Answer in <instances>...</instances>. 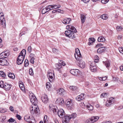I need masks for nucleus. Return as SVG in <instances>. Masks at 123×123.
I'll list each match as a JSON object with an SVG mask.
<instances>
[{"mask_svg": "<svg viewBox=\"0 0 123 123\" xmlns=\"http://www.w3.org/2000/svg\"><path fill=\"white\" fill-rule=\"evenodd\" d=\"M30 112L31 114L38 113L39 110V107L37 104H34L33 105L30 107Z\"/></svg>", "mask_w": 123, "mask_h": 123, "instance_id": "f257e3e1", "label": "nucleus"}, {"mask_svg": "<svg viewBox=\"0 0 123 123\" xmlns=\"http://www.w3.org/2000/svg\"><path fill=\"white\" fill-rule=\"evenodd\" d=\"M82 57H79V58L77 57L76 59L77 60V63L79 66L81 68H83L85 67V62L82 60Z\"/></svg>", "mask_w": 123, "mask_h": 123, "instance_id": "f03ea898", "label": "nucleus"}, {"mask_svg": "<svg viewBox=\"0 0 123 123\" xmlns=\"http://www.w3.org/2000/svg\"><path fill=\"white\" fill-rule=\"evenodd\" d=\"M0 21L3 27L5 28L6 26V20L4 18V14L3 13H0Z\"/></svg>", "mask_w": 123, "mask_h": 123, "instance_id": "7ed1b4c3", "label": "nucleus"}, {"mask_svg": "<svg viewBox=\"0 0 123 123\" xmlns=\"http://www.w3.org/2000/svg\"><path fill=\"white\" fill-rule=\"evenodd\" d=\"M24 119L26 121L30 123H34L35 122V119L31 116H25Z\"/></svg>", "mask_w": 123, "mask_h": 123, "instance_id": "20e7f679", "label": "nucleus"}, {"mask_svg": "<svg viewBox=\"0 0 123 123\" xmlns=\"http://www.w3.org/2000/svg\"><path fill=\"white\" fill-rule=\"evenodd\" d=\"M99 118L98 116H94L92 117L91 119L87 120L86 122V123H92L97 121Z\"/></svg>", "mask_w": 123, "mask_h": 123, "instance_id": "39448f33", "label": "nucleus"}, {"mask_svg": "<svg viewBox=\"0 0 123 123\" xmlns=\"http://www.w3.org/2000/svg\"><path fill=\"white\" fill-rule=\"evenodd\" d=\"M65 34L66 36L69 38H74L75 37L74 33L71 32V30H68L65 31Z\"/></svg>", "mask_w": 123, "mask_h": 123, "instance_id": "423d86ee", "label": "nucleus"}, {"mask_svg": "<svg viewBox=\"0 0 123 123\" xmlns=\"http://www.w3.org/2000/svg\"><path fill=\"white\" fill-rule=\"evenodd\" d=\"M26 53L25 50L23 49L20 53L17 58L18 59H21V60H24Z\"/></svg>", "mask_w": 123, "mask_h": 123, "instance_id": "0eeeda50", "label": "nucleus"}, {"mask_svg": "<svg viewBox=\"0 0 123 123\" xmlns=\"http://www.w3.org/2000/svg\"><path fill=\"white\" fill-rule=\"evenodd\" d=\"M66 105L69 109H72L74 106V102L73 100L69 99L66 101Z\"/></svg>", "mask_w": 123, "mask_h": 123, "instance_id": "6e6552de", "label": "nucleus"}, {"mask_svg": "<svg viewBox=\"0 0 123 123\" xmlns=\"http://www.w3.org/2000/svg\"><path fill=\"white\" fill-rule=\"evenodd\" d=\"M49 109L50 112L52 113H57V108L53 105H50L49 106Z\"/></svg>", "mask_w": 123, "mask_h": 123, "instance_id": "1a4fd4ad", "label": "nucleus"}, {"mask_svg": "<svg viewBox=\"0 0 123 123\" xmlns=\"http://www.w3.org/2000/svg\"><path fill=\"white\" fill-rule=\"evenodd\" d=\"M10 53L9 50L4 51L0 54V57L2 58H7L9 55Z\"/></svg>", "mask_w": 123, "mask_h": 123, "instance_id": "9d476101", "label": "nucleus"}, {"mask_svg": "<svg viewBox=\"0 0 123 123\" xmlns=\"http://www.w3.org/2000/svg\"><path fill=\"white\" fill-rule=\"evenodd\" d=\"M54 73H52V72H51L50 71H48L47 76L49 81L51 82L53 81V78L54 77Z\"/></svg>", "mask_w": 123, "mask_h": 123, "instance_id": "9b49d317", "label": "nucleus"}, {"mask_svg": "<svg viewBox=\"0 0 123 123\" xmlns=\"http://www.w3.org/2000/svg\"><path fill=\"white\" fill-rule=\"evenodd\" d=\"M70 73L72 74L75 76H77L80 74V71L78 69H73L71 70L70 71Z\"/></svg>", "mask_w": 123, "mask_h": 123, "instance_id": "f8f14e48", "label": "nucleus"}, {"mask_svg": "<svg viewBox=\"0 0 123 123\" xmlns=\"http://www.w3.org/2000/svg\"><path fill=\"white\" fill-rule=\"evenodd\" d=\"M57 113L58 116L60 118H63L65 115V113L62 109L58 110Z\"/></svg>", "mask_w": 123, "mask_h": 123, "instance_id": "ddd939ff", "label": "nucleus"}, {"mask_svg": "<svg viewBox=\"0 0 123 123\" xmlns=\"http://www.w3.org/2000/svg\"><path fill=\"white\" fill-rule=\"evenodd\" d=\"M42 102L45 104L47 103L49 101L47 95L46 94L43 95L41 98Z\"/></svg>", "mask_w": 123, "mask_h": 123, "instance_id": "4468645a", "label": "nucleus"}, {"mask_svg": "<svg viewBox=\"0 0 123 123\" xmlns=\"http://www.w3.org/2000/svg\"><path fill=\"white\" fill-rule=\"evenodd\" d=\"M63 119V123H68L71 119L69 116H64L62 118Z\"/></svg>", "mask_w": 123, "mask_h": 123, "instance_id": "2eb2a0df", "label": "nucleus"}, {"mask_svg": "<svg viewBox=\"0 0 123 123\" xmlns=\"http://www.w3.org/2000/svg\"><path fill=\"white\" fill-rule=\"evenodd\" d=\"M55 69L56 70L59 71L60 73H61L62 72L61 70L60 69L62 68V66L60 63H56L55 64Z\"/></svg>", "mask_w": 123, "mask_h": 123, "instance_id": "dca6fc26", "label": "nucleus"}, {"mask_svg": "<svg viewBox=\"0 0 123 123\" xmlns=\"http://www.w3.org/2000/svg\"><path fill=\"white\" fill-rule=\"evenodd\" d=\"M7 62L6 60L3 59V58H0V65L3 66L7 65Z\"/></svg>", "mask_w": 123, "mask_h": 123, "instance_id": "f3484780", "label": "nucleus"}, {"mask_svg": "<svg viewBox=\"0 0 123 123\" xmlns=\"http://www.w3.org/2000/svg\"><path fill=\"white\" fill-rule=\"evenodd\" d=\"M57 93L61 95H63L65 92V91L64 89L62 88H60L57 90Z\"/></svg>", "mask_w": 123, "mask_h": 123, "instance_id": "a211bd4d", "label": "nucleus"}, {"mask_svg": "<svg viewBox=\"0 0 123 123\" xmlns=\"http://www.w3.org/2000/svg\"><path fill=\"white\" fill-rule=\"evenodd\" d=\"M75 52L76 53L74 55L76 59L77 57L79 58V57H82L80 52V50L78 48H77L76 49Z\"/></svg>", "mask_w": 123, "mask_h": 123, "instance_id": "6ab92c4d", "label": "nucleus"}, {"mask_svg": "<svg viewBox=\"0 0 123 123\" xmlns=\"http://www.w3.org/2000/svg\"><path fill=\"white\" fill-rule=\"evenodd\" d=\"M56 102L60 105H62L64 103L63 99L62 98H58L56 100Z\"/></svg>", "mask_w": 123, "mask_h": 123, "instance_id": "aec40b11", "label": "nucleus"}, {"mask_svg": "<svg viewBox=\"0 0 123 123\" xmlns=\"http://www.w3.org/2000/svg\"><path fill=\"white\" fill-rule=\"evenodd\" d=\"M84 95L85 94H81L78 95L76 98V100L79 101H80L83 100L85 98Z\"/></svg>", "mask_w": 123, "mask_h": 123, "instance_id": "412c9836", "label": "nucleus"}, {"mask_svg": "<svg viewBox=\"0 0 123 123\" xmlns=\"http://www.w3.org/2000/svg\"><path fill=\"white\" fill-rule=\"evenodd\" d=\"M11 85L7 83H5L4 88L6 90H9L11 87Z\"/></svg>", "mask_w": 123, "mask_h": 123, "instance_id": "4be33fe9", "label": "nucleus"}, {"mask_svg": "<svg viewBox=\"0 0 123 123\" xmlns=\"http://www.w3.org/2000/svg\"><path fill=\"white\" fill-rule=\"evenodd\" d=\"M63 20L62 22L64 24H67L70 23L71 19L69 18H66L63 19Z\"/></svg>", "mask_w": 123, "mask_h": 123, "instance_id": "5701e85b", "label": "nucleus"}, {"mask_svg": "<svg viewBox=\"0 0 123 123\" xmlns=\"http://www.w3.org/2000/svg\"><path fill=\"white\" fill-rule=\"evenodd\" d=\"M90 69L92 72H95L96 70V66L93 65L92 63L90 64Z\"/></svg>", "mask_w": 123, "mask_h": 123, "instance_id": "b1692460", "label": "nucleus"}, {"mask_svg": "<svg viewBox=\"0 0 123 123\" xmlns=\"http://www.w3.org/2000/svg\"><path fill=\"white\" fill-rule=\"evenodd\" d=\"M30 99L31 102L33 104H36V103L37 102V100L35 96L31 98H30Z\"/></svg>", "mask_w": 123, "mask_h": 123, "instance_id": "393cba45", "label": "nucleus"}, {"mask_svg": "<svg viewBox=\"0 0 123 123\" xmlns=\"http://www.w3.org/2000/svg\"><path fill=\"white\" fill-rule=\"evenodd\" d=\"M105 50V48L104 47H101L99 48L97 50V52L100 54L104 51Z\"/></svg>", "mask_w": 123, "mask_h": 123, "instance_id": "a878e982", "label": "nucleus"}, {"mask_svg": "<svg viewBox=\"0 0 123 123\" xmlns=\"http://www.w3.org/2000/svg\"><path fill=\"white\" fill-rule=\"evenodd\" d=\"M88 41V44L89 45H92L93 43L95 41V39L93 38H90L89 39Z\"/></svg>", "mask_w": 123, "mask_h": 123, "instance_id": "bb28decb", "label": "nucleus"}, {"mask_svg": "<svg viewBox=\"0 0 123 123\" xmlns=\"http://www.w3.org/2000/svg\"><path fill=\"white\" fill-rule=\"evenodd\" d=\"M51 5V8H52V9H54L59 8L61 7V6L60 5H57L54 4Z\"/></svg>", "mask_w": 123, "mask_h": 123, "instance_id": "cd10ccee", "label": "nucleus"}, {"mask_svg": "<svg viewBox=\"0 0 123 123\" xmlns=\"http://www.w3.org/2000/svg\"><path fill=\"white\" fill-rule=\"evenodd\" d=\"M81 18L82 23L83 24L84 22L86 19V17L83 14H81Z\"/></svg>", "mask_w": 123, "mask_h": 123, "instance_id": "c85d7f7f", "label": "nucleus"}, {"mask_svg": "<svg viewBox=\"0 0 123 123\" xmlns=\"http://www.w3.org/2000/svg\"><path fill=\"white\" fill-rule=\"evenodd\" d=\"M98 42H103L105 41V39L103 37L101 36L98 37Z\"/></svg>", "mask_w": 123, "mask_h": 123, "instance_id": "c756f323", "label": "nucleus"}, {"mask_svg": "<svg viewBox=\"0 0 123 123\" xmlns=\"http://www.w3.org/2000/svg\"><path fill=\"white\" fill-rule=\"evenodd\" d=\"M70 28H69V30H71V31L72 32L76 33L77 32L76 29L74 27L72 26H70Z\"/></svg>", "mask_w": 123, "mask_h": 123, "instance_id": "7c9ffc66", "label": "nucleus"}, {"mask_svg": "<svg viewBox=\"0 0 123 123\" xmlns=\"http://www.w3.org/2000/svg\"><path fill=\"white\" fill-rule=\"evenodd\" d=\"M8 77L12 79H14L15 77V76L14 74L11 73H9V74H8Z\"/></svg>", "mask_w": 123, "mask_h": 123, "instance_id": "2f4dec72", "label": "nucleus"}, {"mask_svg": "<svg viewBox=\"0 0 123 123\" xmlns=\"http://www.w3.org/2000/svg\"><path fill=\"white\" fill-rule=\"evenodd\" d=\"M113 101H109V100H107L106 102L105 105L107 106H110L113 103L112 102Z\"/></svg>", "mask_w": 123, "mask_h": 123, "instance_id": "473e14b6", "label": "nucleus"}, {"mask_svg": "<svg viewBox=\"0 0 123 123\" xmlns=\"http://www.w3.org/2000/svg\"><path fill=\"white\" fill-rule=\"evenodd\" d=\"M86 107L88 110L90 111H92L93 108V106L90 104H88L87 105Z\"/></svg>", "mask_w": 123, "mask_h": 123, "instance_id": "72a5a7b5", "label": "nucleus"}, {"mask_svg": "<svg viewBox=\"0 0 123 123\" xmlns=\"http://www.w3.org/2000/svg\"><path fill=\"white\" fill-rule=\"evenodd\" d=\"M70 118H74L76 117V114L75 113H73L71 115H69Z\"/></svg>", "mask_w": 123, "mask_h": 123, "instance_id": "f704fd0d", "label": "nucleus"}, {"mask_svg": "<svg viewBox=\"0 0 123 123\" xmlns=\"http://www.w3.org/2000/svg\"><path fill=\"white\" fill-rule=\"evenodd\" d=\"M44 123H48V121L47 119V115H45L43 119Z\"/></svg>", "mask_w": 123, "mask_h": 123, "instance_id": "c9c22d12", "label": "nucleus"}, {"mask_svg": "<svg viewBox=\"0 0 123 123\" xmlns=\"http://www.w3.org/2000/svg\"><path fill=\"white\" fill-rule=\"evenodd\" d=\"M0 76L3 77H5L6 75V74L2 71H0Z\"/></svg>", "mask_w": 123, "mask_h": 123, "instance_id": "e433bc0d", "label": "nucleus"}, {"mask_svg": "<svg viewBox=\"0 0 123 123\" xmlns=\"http://www.w3.org/2000/svg\"><path fill=\"white\" fill-rule=\"evenodd\" d=\"M23 60H21V59H18V58H17V63L18 65L21 64L23 62Z\"/></svg>", "mask_w": 123, "mask_h": 123, "instance_id": "4c0bfd02", "label": "nucleus"}, {"mask_svg": "<svg viewBox=\"0 0 123 123\" xmlns=\"http://www.w3.org/2000/svg\"><path fill=\"white\" fill-rule=\"evenodd\" d=\"M19 86L21 89H22V88H24V85L22 82L20 81L19 82Z\"/></svg>", "mask_w": 123, "mask_h": 123, "instance_id": "58836bf2", "label": "nucleus"}, {"mask_svg": "<svg viewBox=\"0 0 123 123\" xmlns=\"http://www.w3.org/2000/svg\"><path fill=\"white\" fill-rule=\"evenodd\" d=\"M101 18L104 19H106L108 18V17L106 14L102 15L101 17Z\"/></svg>", "mask_w": 123, "mask_h": 123, "instance_id": "ea45409f", "label": "nucleus"}, {"mask_svg": "<svg viewBox=\"0 0 123 123\" xmlns=\"http://www.w3.org/2000/svg\"><path fill=\"white\" fill-rule=\"evenodd\" d=\"M77 88V87L74 86H71L69 87L70 89L73 91L75 90Z\"/></svg>", "mask_w": 123, "mask_h": 123, "instance_id": "a19ab883", "label": "nucleus"}, {"mask_svg": "<svg viewBox=\"0 0 123 123\" xmlns=\"http://www.w3.org/2000/svg\"><path fill=\"white\" fill-rule=\"evenodd\" d=\"M105 65L106 68H108L110 66V63L108 61H106L105 62Z\"/></svg>", "mask_w": 123, "mask_h": 123, "instance_id": "79ce46f5", "label": "nucleus"}, {"mask_svg": "<svg viewBox=\"0 0 123 123\" xmlns=\"http://www.w3.org/2000/svg\"><path fill=\"white\" fill-rule=\"evenodd\" d=\"M52 51L54 53L58 54V51L57 49L55 48H53L52 49Z\"/></svg>", "mask_w": 123, "mask_h": 123, "instance_id": "37998d69", "label": "nucleus"}, {"mask_svg": "<svg viewBox=\"0 0 123 123\" xmlns=\"http://www.w3.org/2000/svg\"><path fill=\"white\" fill-rule=\"evenodd\" d=\"M50 83L49 82H47L46 84V87L48 89H49L50 87Z\"/></svg>", "mask_w": 123, "mask_h": 123, "instance_id": "c03bdc74", "label": "nucleus"}, {"mask_svg": "<svg viewBox=\"0 0 123 123\" xmlns=\"http://www.w3.org/2000/svg\"><path fill=\"white\" fill-rule=\"evenodd\" d=\"M7 111L6 108H3L0 109V112L1 113H4L6 112Z\"/></svg>", "mask_w": 123, "mask_h": 123, "instance_id": "a18cd8bd", "label": "nucleus"}, {"mask_svg": "<svg viewBox=\"0 0 123 123\" xmlns=\"http://www.w3.org/2000/svg\"><path fill=\"white\" fill-rule=\"evenodd\" d=\"M51 6V5H49L47 6L46 7H45V8L46 9L47 11H48V10H49H49L52 9H51L52 8Z\"/></svg>", "mask_w": 123, "mask_h": 123, "instance_id": "49530a36", "label": "nucleus"}, {"mask_svg": "<svg viewBox=\"0 0 123 123\" xmlns=\"http://www.w3.org/2000/svg\"><path fill=\"white\" fill-rule=\"evenodd\" d=\"M98 57L97 55H95L94 57V62H97L98 61Z\"/></svg>", "mask_w": 123, "mask_h": 123, "instance_id": "de8ad7c7", "label": "nucleus"}, {"mask_svg": "<svg viewBox=\"0 0 123 123\" xmlns=\"http://www.w3.org/2000/svg\"><path fill=\"white\" fill-rule=\"evenodd\" d=\"M107 94V93H103L101 95V97L103 98L106 97Z\"/></svg>", "mask_w": 123, "mask_h": 123, "instance_id": "09e8293b", "label": "nucleus"}, {"mask_svg": "<svg viewBox=\"0 0 123 123\" xmlns=\"http://www.w3.org/2000/svg\"><path fill=\"white\" fill-rule=\"evenodd\" d=\"M24 63L25 67H26L28 65L29 62L28 60L25 59Z\"/></svg>", "mask_w": 123, "mask_h": 123, "instance_id": "8fccbe9b", "label": "nucleus"}, {"mask_svg": "<svg viewBox=\"0 0 123 123\" xmlns=\"http://www.w3.org/2000/svg\"><path fill=\"white\" fill-rule=\"evenodd\" d=\"M49 11V10H48V11H46V9L45 8H44L43 9L42 11V13L43 14H44L46 12H47Z\"/></svg>", "mask_w": 123, "mask_h": 123, "instance_id": "3c124183", "label": "nucleus"}, {"mask_svg": "<svg viewBox=\"0 0 123 123\" xmlns=\"http://www.w3.org/2000/svg\"><path fill=\"white\" fill-rule=\"evenodd\" d=\"M59 63H60L61 65L64 66L66 65V64L62 60H61L60 62H59Z\"/></svg>", "mask_w": 123, "mask_h": 123, "instance_id": "603ef678", "label": "nucleus"}, {"mask_svg": "<svg viewBox=\"0 0 123 123\" xmlns=\"http://www.w3.org/2000/svg\"><path fill=\"white\" fill-rule=\"evenodd\" d=\"M29 74L31 75H32L33 74V70L31 68H30L29 70Z\"/></svg>", "mask_w": 123, "mask_h": 123, "instance_id": "864d4df0", "label": "nucleus"}, {"mask_svg": "<svg viewBox=\"0 0 123 123\" xmlns=\"http://www.w3.org/2000/svg\"><path fill=\"white\" fill-rule=\"evenodd\" d=\"M122 29V27L120 26H118L117 27V31H120Z\"/></svg>", "mask_w": 123, "mask_h": 123, "instance_id": "5fc2aeb1", "label": "nucleus"}, {"mask_svg": "<svg viewBox=\"0 0 123 123\" xmlns=\"http://www.w3.org/2000/svg\"><path fill=\"white\" fill-rule=\"evenodd\" d=\"M4 86L3 81H0V87H4Z\"/></svg>", "mask_w": 123, "mask_h": 123, "instance_id": "6e6d98bb", "label": "nucleus"}, {"mask_svg": "<svg viewBox=\"0 0 123 123\" xmlns=\"http://www.w3.org/2000/svg\"><path fill=\"white\" fill-rule=\"evenodd\" d=\"M118 49L120 52L123 54V47H120Z\"/></svg>", "mask_w": 123, "mask_h": 123, "instance_id": "4d7b16f0", "label": "nucleus"}, {"mask_svg": "<svg viewBox=\"0 0 123 123\" xmlns=\"http://www.w3.org/2000/svg\"><path fill=\"white\" fill-rule=\"evenodd\" d=\"M35 59L34 58H31L30 62L31 63L33 64L34 62V60Z\"/></svg>", "mask_w": 123, "mask_h": 123, "instance_id": "13d9d810", "label": "nucleus"}, {"mask_svg": "<svg viewBox=\"0 0 123 123\" xmlns=\"http://www.w3.org/2000/svg\"><path fill=\"white\" fill-rule=\"evenodd\" d=\"M109 1V0H102L101 1L102 3L103 4H106Z\"/></svg>", "mask_w": 123, "mask_h": 123, "instance_id": "bf43d9fd", "label": "nucleus"}, {"mask_svg": "<svg viewBox=\"0 0 123 123\" xmlns=\"http://www.w3.org/2000/svg\"><path fill=\"white\" fill-rule=\"evenodd\" d=\"M16 117L19 120H21V117L20 115L17 114L16 115Z\"/></svg>", "mask_w": 123, "mask_h": 123, "instance_id": "052dcab7", "label": "nucleus"}, {"mask_svg": "<svg viewBox=\"0 0 123 123\" xmlns=\"http://www.w3.org/2000/svg\"><path fill=\"white\" fill-rule=\"evenodd\" d=\"M31 46H29L28 48V51L29 53H31Z\"/></svg>", "mask_w": 123, "mask_h": 123, "instance_id": "680f3d73", "label": "nucleus"}, {"mask_svg": "<svg viewBox=\"0 0 123 123\" xmlns=\"http://www.w3.org/2000/svg\"><path fill=\"white\" fill-rule=\"evenodd\" d=\"M109 99V101H113L112 102L113 103H114V102L115 101V99L114 98L111 97Z\"/></svg>", "mask_w": 123, "mask_h": 123, "instance_id": "e2e57ef3", "label": "nucleus"}, {"mask_svg": "<svg viewBox=\"0 0 123 123\" xmlns=\"http://www.w3.org/2000/svg\"><path fill=\"white\" fill-rule=\"evenodd\" d=\"M8 121L9 123H10L14 122V120L12 118H11L8 120Z\"/></svg>", "mask_w": 123, "mask_h": 123, "instance_id": "0e129e2a", "label": "nucleus"}, {"mask_svg": "<svg viewBox=\"0 0 123 123\" xmlns=\"http://www.w3.org/2000/svg\"><path fill=\"white\" fill-rule=\"evenodd\" d=\"M9 110L10 111L12 112L14 111V108L12 106H11L9 107Z\"/></svg>", "mask_w": 123, "mask_h": 123, "instance_id": "69168bd1", "label": "nucleus"}, {"mask_svg": "<svg viewBox=\"0 0 123 123\" xmlns=\"http://www.w3.org/2000/svg\"><path fill=\"white\" fill-rule=\"evenodd\" d=\"M35 96L32 93H31L29 95L30 98Z\"/></svg>", "mask_w": 123, "mask_h": 123, "instance_id": "338daca9", "label": "nucleus"}, {"mask_svg": "<svg viewBox=\"0 0 123 123\" xmlns=\"http://www.w3.org/2000/svg\"><path fill=\"white\" fill-rule=\"evenodd\" d=\"M34 55L33 54H31L30 55V56L31 57V58H34Z\"/></svg>", "mask_w": 123, "mask_h": 123, "instance_id": "774afa93", "label": "nucleus"}]
</instances>
